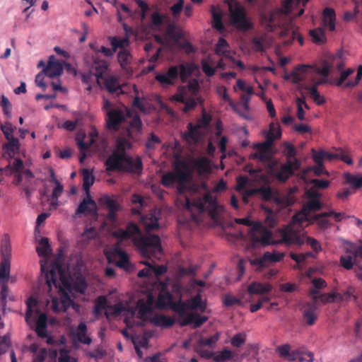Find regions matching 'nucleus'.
Wrapping results in <instances>:
<instances>
[{"label":"nucleus","mask_w":362,"mask_h":362,"mask_svg":"<svg viewBox=\"0 0 362 362\" xmlns=\"http://www.w3.org/2000/svg\"><path fill=\"white\" fill-rule=\"evenodd\" d=\"M177 183L178 193L185 197V208L190 212L194 221H199V215L205 212L211 219L216 220L223 211V206L217 202L215 193L226 189L228 182H217L212 192L204 194L198 192V185L190 186L192 182Z\"/></svg>","instance_id":"1"},{"label":"nucleus","mask_w":362,"mask_h":362,"mask_svg":"<svg viewBox=\"0 0 362 362\" xmlns=\"http://www.w3.org/2000/svg\"><path fill=\"white\" fill-rule=\"evenodd\" d=\"M112 235L119 241L132 239L134 245L144 258L160 259L162 256L160 237L158 235H142L139 227L134 222H129L125 229L115 230Z\"/></svg>","instance_id":"2"},{"label":"nucleus","mask_w":362,"mask_h":362,"mask_svg":"<svg viewBox=\"0 0 362 362\" xmlns=\"http://www.w3.org/2000/svg\"><path fill=\"white\" fill-rule=\"evenodd\" d=\"M132 147V143L124 138H119L116 142V149L105 160L106 172L111 175L115 171H123L132 174L140 175L143 170V163L139 156L135 158L128 156L125 151Z\"/></svg>","instance_id":"3"},{"label":"nucleus","mask_w":362,"mask_h":362,"mask_svg":"<svg viewBox=\"0 0 362 362\" xmlns=\"http://www.w3.org/2000/svg\"><path fill=\"white\" fill-rule=\"evenodd\" d=\"M174 170L177 181H189L194 173L203 176L209 175L211 166L210 160L205 157L189 160L177 158L174 163Z\"/></svg>","instance_id":"4"},{"label":"nucleus","mask_w":362,"mask_h":362,"mask_svg":"<svg viewBox=\"0 0 362 362\" xmlns=\"http://www.w3.org/2000/svg\"><path fill=\"white\" fill-rule=\"evenodd\" d=\"M41 271L45 274L49 290H51L52 285L58 289L59 292H63V288L68 291L72 289L70 277L59 263H53L49 270L45 265L41 264Z\"/></svg>","instance_id":"5"},{"label":"nucleus","mask_w":362,"mask_h":362,"mask_svg":"<svg viewBox=\"0 0 362 362\" xmlns=\"http://www.w3.org/2000/svg\"><path fill=\"white\" fill-rule=\"evenodd\" d=\"M234 221L238 224L251 227L249 230V236L253 246H257L259 244L266 246L270 244L272 233L266 229L260 222L254 223L248 217L235 218Z\"/></svg>","instance_id":"6"},{"label":"nucleus","mask_w":362,"mask_h":362,"mask_svg":"<svg viewBox=\"0 0 362 362\" xmlns=\"http://www.w3.org/2000/svg\"><path fill=\"white\" fill-rule=\"evenodd\" d=\"M301 162L298 158L288 159L284 164L274 160L270 162L267 166L268 173L279 181H286L295 171L300 169Z\"/></svg>","instance_id":"7"},{"label":"nucleus","mask_w":362,"mask_h":362,"mask_svg":"<svg viewBox=\"0 0 362 362\" xmlns=\"http://www.w3.org/2000/svg\"><path fill=\"white\" fill-rule=\"evenodd\" d=\"M230 23L238 30L245 32L252 28V23L247 15L245 8L241 4L230 5Z\"/></svg>","instance_id":"8"},{"label":"nucleus","mask_w":362,"mask_h":362,"mask_svg":"<svg viewBox=\"0 0 362 362\" xmlns=\"http://www.w3.org/2000/svg\"><path fill=\"white\" fill-rule=\"evenodd\" d=\"M257 195L264 201H269L274 199V202L284 207L293 205L296 202V198L293 194L298 191L296 187H291L288 194L284 196L274 197V193L269 187L262 186L257 188Z\"/></svg>","instance_id":"9"},{"label":"nucleus","mask_w":362,"mask_h":362,"mask_svg":"<svg viewBox=\"0 0 362 362\" xmlns=\"http://www.w3.org/2000/svg\"><path fill=\"white\" fill-rule=\"evenodd\" d=\"M211 121V117L204 110L202 111V117L194 125L189 122L187 124V132H185L182 138L187 142H197L202 137L201 128H207Z\"/></svg>","instance_id":"10"},{"label":"nucleus","mask_w":362,"mask_h":362,"mask_svg":"<svg viewBox=\"0 0 362 362\" xmlns=\"http://www.w3.org/2000/svg\"><path fill=\"white\" fill-rule=\"evenodd\" d=\"M308 201L303 206L302 212L304 216H308L311 212L317 211L322 208L320 199L322 194L315 188H311L305 192Z\"/></svg>","instance_id":"11"},{"label":"nucleus","mask_w":362,"mask_h":362,"mask_svg":"<svg viewBox=\"0 0 362 362\" xmlns=\"http://www.w3.org/2000/svg\"><path fill=\"white\" fill-rule=\"evenodd\" d=\"M358 251L357 245H351L350 247L346 248L345 254L340 257V264L344 269L350 270L353 268L354 265L360 267L361 261L359 256L356 254Z\"/></svg>","instance_id":"12"},{"label":"nucleus","mask_w":362,"mask_h":362,"mask_svg":"<svg viewBox=\"0 0 362 362\" xmlns=\"http://www.w3.org/2000/svg\"><path fill=\"white\" fill-rule=\"evenodd\" d=\"M128 116V112L125 113L122 109L108 110L106 118L107 128L115 131L118 130L119 125L125 121Z\"/></svg>","instance_id":"13"},{"label":"nucleus","mask_w":362,"mask_h":362,"mask_svg":"<svg viewBox=\"0 0 362 362\" xmlns=\"http://www.w3.org/2000/svg\"><path fill=\"white\" fill-rule=\"evenodd\" d=\"M281 131L279 126L276 128L274 124H270V130L266 134V141L262 143H257L254 145V148L258 151L269 153V149L273 144L274 140L281 138Z\"/></svg>","instance_id":"14"},{"label":"nucleus","mask_w":362,"mask_h":362,"mask_svg":"<svg viewBox=\"0 0 362 362\" xmlns=\"http://www.w3.org/2000/svg\"><path fill=\"white\" fill-rule=\"evenodd\" d=\"M152 298H148L147 301L140 299L137 302L138 313L137 317L141 320V322L136 323L138 326L144 327L147 322H150L151 318L149 315L152 313Z\"/></svg>","instance_id":"15"},{"label":"nucleus","mask_w":362,"mask_h":362,"mask_svg":"<svg viewBox=\"0 0 362 362\" xmlns=\"http://www.w3.org/2000/svg\"><path fill=\"white\" fill-rule=\"evenodd\" d=\"M178 76V66L175 65L171 66L166 72L156 74L155 78L163 87H167L173 86Z\"/></svg>","instance_id":"16"},{"label":"nucleus","mask_w":362,"mask_h":362,"mask_svg":"<svg viewBox=\"0 0 362 362\" xmlns=\"http://www.w3.org/2000/svg\"><path fill=\"white\" fill-rule=\"evenodd\" d=\"M281 243L287 245L304 244V240L300 238L299 233L291 227L284 228L281 232Z\"/></svg>","instance_id":"17"},{"label":"nucleus","mask_w":362,"mask_h":362,"mask_svg":"<svg viewBox=\"0 0 362 362\" xmlns=\"http://www.w3.org/2000/svg\"><path fill=\"white\" fill-rule=\"evenodd\" d=\"M117 60L122 69L129 75L133 74L132 66L133 62V56L131 52L127 49H120L117 53Z\"/></svg>","instance_id":"18"},{"label":"nucleus","mask_w":362,"mask_h":362,"mask_svg":"<svg viewBox=\"0 0 362 362\" xmlns=\"http://www.w3.org/2000/svg\"><path fill=\"white\" fill-rule=\"evenodd\" d=\"M97 212V205L92 197H85L79 204L74 214V218L80 217L81 214H94Z\"/></svg>","instance_id":"19"},{"label":"nucleus","mask_w":362,"mask_h":362,"mask_svg":"<svg viewBox=\"0 0 362 362\" xmlns=\"http://www.w3.org/2000/svg\"><path fill=\"white\" fill-rule=\"evenodd\" d=\"M45 74L49 78H53L60 76L63 72L62 64L55 59V57L52 55L49 58V61L46 67L43 69Z\"/></svg>","instance_id":"20"},{"label":"nucleus","mask_w":362,"mask_h":362,"mask_svg":"<svg viewBox=\"0 0 362 362\" xmlns=\"http://www.w3.org/2000/svg\"><path fill=\"white\" fill-rule=\"evenodd\" d=\"M100 202L109 209L108 219L112 222H116L117 220V212L121 209L120 205L114 199L107 195L102 197Z\"/></svg>","instance_id":"21"},{"label":"nucleus","mask_w":362,"mask_h":362,"mask_svg":"<svg viewBox=\"0 0 362 362\" xmlns=\"http://www.w3.org/2000/svg\"><path fill=\"white\" fill-rule=\"evenodd\" d=\"M248 182H238L235 187L237 192H238L242 196V201L245 204H249L252 199H254L257 195V188H247L246 184Z\"/></svg>","instance_id":"22"},{"label":"nucleus","mask_w":362,"mask_h":362,"mask_svg":"<svg viewBox=\"0 0 362 362\" xmlns=\"http://www.w3.org/2000/svg\"><path fill=\"white\" fill-rule=\"evenodd\" d=\"M88 327L84 322L78 324L74 333H73L74 340L86 345H90L92 343V339L87 334Z\"/></svg>","instance_id":"23"},{"label":"nucleus","mask_w":362,"mask_h":362,"mask_svg":"<svg viewBox=\"0 0 362 362\" xmlns=\"http://www.w3.org/2000/svg\"><path fill=\"white\" fill-rule=\"evenodd\" d=\"M207 320L208 317L206 316H200L197 313H188L185 318L180 320L179 323L182 327L193 325L194 328H198Z\"/></svg>","instance_id":"24"},{"label":"nucleus","mask_w":362,"mask_h":362,"mask_svg":"<svg viewBox=\"0 0 362 362\" xmlns=\"http://www.w3.org/2000/svg\"><path fill=\"white\" fill-rule=\"evenodd\" d=\"M11 259H1L0 263V288L5 291L10 279Z\"/></svg>","instance_id":"25"},{"label":"nucleus","mask_w":362,"mask_h":362,"mask_svg":"<svg viewBox=\"0 0 362 362\" xmlns=\"http://www.w3.org/2000/svg\"><path fill=\"white\" fill-rule=\"evenodd\" d=\"M317 308L315 302H308L305 304L303 317L308 325L311 326L314 325L317 320Z\"/></svg>","instance_id":"26"},{"label":"nucleus","mask_w":362,"mask_h":362,"mask_svg":"<svg viewBox=\"0 0 362 362\" xmlns=\"http://www.w3.org/2000/svg\"><path fill=\"white\" fill-rule=\"evenodd\" d=\"M150 322L157 327L170 328L175 324V320L174 317H168L163 314H157L151 317Z\"/></svg>","instance_id":"27"},{"label":"nucleus","mask_w":362,"mask_h":362,"mask_svg":"<svg viewBox=\"0 0 362 362\" xmlns=\"http://www.w3.org/2000/svg\"><path fill=\"white\" fill-rule=\"evenodd\" d=\"M35 332L37 337L44 339L47 337V317L45 313H40L36 321Z\"/></svg>","instance_id":"28"},{"label":"nucleus","mask_w":362,"mask_h":362,"mask_svg":"<svg viewBox=\"0 0 362 362\" xmlns=\"http://www.w3.org/2000/svg\"><path fill=\"white\" fill-rule=\"evenodd\" d=\"M313 173L315 175H320L323 173H327L325 169L324 164H315V166H309L304 169L302 172V179L303 181H327L326 180L322 179H308L307 175Z\"/></svg>","instance_id":"29"},{"label":"nucleus","mask_w":362,"mask_h":362,"mask_svg":"<svg viewBox=\"0 0 362 362\" xmlns=\"http://www.w3.org/2000/svg\"><path fill=\"white\" fill-rule=\"evenodd\" d=\"M323 25L327 27L329 30L334 31L335 30L336 14L333 8H326L323 11Z\"/></svg>","instance_id":"30"},{"label":"nucleus","mask_w":362,"mask_h":362,"mask_svg":"<svg viewBox=\"0 0 362 362\" xmlns=\"http://www.w3.org/2000/svg\"><path fill=\"white\" fill-rule=\"evenodd\" d=\"M0 251L1 259H11V245L10 236L8 233H5L2 236L1 240Z\"/></svg>","instance_id":"31"},{"label":"nucleus","mask_w":362,"mask_h":362,"mask_svg":"<svg viewBox=\"0 0 362 362\" xmlns=\"http://www.w3.org/2000/svg\"><path fill=\"white\" fill-rule=\"evenodd\" d=\"M272 288L269 284L252 282L248 286L247 291L251 294H264L271 291Z\"/></svg>","instance_id":"32"},{"label":"nucleus","mask_w":362,"mask_h":362,"mask_svg":"<svg viewBox=\"0 0 362 362\" xmlns=\"http://www.w3.org/2000/svg\"><path fill=\"white\" fill-rule=\"evenodd\" d=\"M104 86L110 93L120 95L123 93L121 86L115 77H107L105 79Z\"/></svg>","instance_id":"33"},{"label":"nucleus","mask_w":362,"mask_h":362,"mask_svg":"<svg viewBox=\"0 0 362 362\" xmlns=\"http://www.w3.org/2000/svg\"><path fill=\"white\" fill-rule=\"evenodd\" d=\"M312 41L317 45H322L327 41L325 29L319 27L309 32Z\"/></svg>","instance_id":"34"},{"label":"nucleus","mask_w":362,"mask_h":362,"mask_svg":"<svg viewBox=\"0 0 362 362\" xmlns=\"http://www.w3.org/2000/svg\"><path fill=\"white\" fill-rule=\"evenodd\" d=\"M186 302L187 303V308L190 310H197L201 312H204L206 308V305L202 301L200 294H197Z\"/></svg>","instance_id":"35"},{"label":"nucleus","mask_w":362,"mask_h":362,"mask_svg":"<svg viewBox=\"0 0 362 362\" xmlns=\"http://www.w3.org/2000/svg\"><path fill=\"white\" fill-rule=\"evenodd\" d=\"M229 45L225 38L219 37L216 45V53L219 56L230 58V52L228 49Z\"/></svg>","instance_id":"36"},{"label":"nucleus","mask_w":362,"mask_h":362,"mask_svg":"<svg viewBox=\"0 0 362 362\" xmlns=\"http://www.w3.org/2000/svg\"><path fill=\"white\" fill-rule=\"evenodd\" d=\"M351 185L349 187L343 188L337 194L338 198L344 199H347L350 195L355 193L356 189L362 187V182H350Z\"/></svg>","instance_id":"37"},{"label":"nucleus","mask_w":362,"mask_h":362,"mask_svg":"<svg viewBox=\"0 0 362 362\" xmlns=\"http://www.w3.org/2000/svg\"><path fill=\"white\" fill-rule=\"evenodd\" d=\"M115 253L119 257V259L116 263L117 266L127 271L129 270L131 264L127 254L120 249H115Z\"/></svg>","instance_id":"38"},{"label":"nucleus","mask_w":362,"mask_h":362,"mask_svg":"<svg viewBox=\"0 0 362 362\" xmlns=\"http://www.w3.org/2000/svg\"><path fill=\"white\" fill-rule=\"evenodd\" d=\"M71 302H72V300L70 298V297L66 293H64L62 298V300H61V306L60 307L59 305V303H58V301L57 299L52 300L53 310L55 312H59V311L65 312L69 308Z\"/></svg>","instance_id":"39"},{"label":"nucleus","mask_w":362,"mask_h":362,"mask_svg":"<svg viewBox=\"0 0 362 362\" xmlns=\"http://www.w3.org/2000/svg\"><path fill=\"white\" fill-rule=\"evenodd\" d=\"M36 251L40 257H48L51 252V248L47 238H42L39 241V245L36 247Z\"/></svg>","instance_id":"40"},{"label":"nucleus","mask_w":362,"mask_h":362,"mask_svg":"<svg viewBox=\"0 0 362 362\" xmlns=\"http://www.w3.org/2000/svg\"><path fill=\"white\" fill-rule=\"evenodd\" d=\"M284 254L279 252H266L261 257L259 263L264 264V262H278L283 259Z\"/></svg>","instance_id":"41"},{"label":"nucleus","mask_w":362,"mask_h":362,"mask_svg":"<svg viewBox=\"0 0 362 362\" xmlns=\"http://www.w3.org/2000/svg\"><path fill=\"white\" fill-rule=\"evenodd\" d=\"M170 308L175 313H177L180 317H185L188 313H186V310H187V303L186 301H182L179 300L177 302L173 300Z\"/></svg>","instance_id":"42"},{"label":"nucleus","mask_w":362,"mask_h":362,"mask_svg":"<svg viewBox=\"0 0 362 362\" xmlns=\"http://www.w3.org/2000/svg\"><path fill=\"white\" fill-rule=\"evenodd\" d=\"M7 140L8 142L4 145L3 148L7 151L9 156L12 158L15 152L19 150L21 144L18 139L16 137Z\"/></svg>","instance_id":"43"},{"label":"nucleus","mask_w":362,"mask_h":362,"mask_svg":"<svg viewBox=\"0 0 362 362\" xmlns=\"http://www.w3.org/2000/svg\"><path fill=\"white\" fill-rule=\"evenodd\" d=\"M55 184L56 185L52 189L50 202L51 206L54 207V209L59 206L58 199L64 192V187L61 185V182H55Z\"/></svg>","instance_id":"44"},{"label":"nucleus","mask_w":362,"mask_h":362,"mask_svg":"<svg viewBox=\"0 0 362 362\" xmlns=\"http://www.w3.org/2000/svg\"><path fill=\"white\" fill-rule=\"evenodd\" d=\"M290 33L291 34V38L293 40L297 39L300 45H303V37L298 32L297 29L291 23L288 25V27L286 29L281 31V35L287 36L289 35Z\"/></svg>","instance_id":"45"},{"label":"nucleus","mask_w":362,"mask_h":362,"mask_svg":"<svg viewBox=\"0 0 362 362\" xmlns=\"http://www.w3.org/2000/svg\"><path fill=\"white\" fill-rule=\"evenodd\" d=\"M327 217H329L328 212H323L319 214H316L313 217V221H315L318 227L320 229L325 230L329 228V222L327 220Z\"/></svg>","instance_id":"46"},{"label":"nucleus","mask_w":362,"mask_h":362,"mask_svg":"<svg viewBox=\"0 0 362 362\" xmlns=\"http://www.w3.org/2000/svg\"><path fill=\"white\" fill-rule=\"evenodd\" d=\"M303 88L308 91L310 96L318 105L325 103V98L320 94L315 86H305Z\"/></svg>","instance_id":"47"},{"label":"nucleus","mask_w":362,"mask_h":362,"mask_svg":"<svg viewBox=\"0 0 362 362\" xmlns=\"http://www.w3.org/2000/svg\"><path fill=\"white\" fill-rule=\"evenodd\" d=\"M131 129L134 130L138 134H141L142 122L140 117L137 114L133 117L129 123V128L127 129L129 136H131Z\"/></svg>","instance_id":"48"},{"label":"nucleus","mask_w":362,"mask_h":362,"mask_svg":"<svg viewBox=\"0 0 362 362\" xmlns=\"http://www.w3.org/2000/svg\"><path fill=\"white\" fill-rule=\"evenodd\" d=\"M234 355L235 354L232 351L224 349L215 354L214 361L215 362H225L233 359Z\"/></svg>","instance_id":"49"},{"label":"nucleus","mask_w":362,"mask_h":362,"mask_svg":"<svg viewBox=\"0 0 362 362\" xmlns=\"http://www.w3.org/2000/svg\"><path fill=\"white\" fill-rule=\"evenodd\" d=\"M194 64L192 63L189 65H185L184 64H180L178 66L179 76L181 80L184 82L186 79L192 74L193 69L191 66Z\"/></svg>","instance_id":"50"},{"label":"nucleus","mask_w":362,"mask_h":362,"mask_svg":"<svg viewBox=\"0 0 362 362\" xmlns=\"http://www.w3.org/2000/svg\"><path fill=\"white\" fill-rule=\"evenodd\" d=\"M131 201L134 204H139L138 206L132 208V213L133 214H140L141 208L144 205V200L143 197L137 194H134L132 195Z\"/></svg>","instance_id":"51"},{"label":"nucleus","mask_w":362,"mask_h":362,"mask_svg":"<svg viewBox=\"0 0 362 362\" xmlns=\"http://www.w3.org/2000/svg\"><path fill=\"white\" fill-rule=\"evenodd\" d=\"M110 40L115 52L117 48H121V49H126L125 47L129 44V40L127 37L122 40H118L116 37H110Z\"/></svg>","instance_id":"52"},{"label":"nucleus","mask_w":362,"mask_h":362,"mask_svg":"<svg viewBox=\"0 0 362 362\" xmlns=\"http://www.w3.org/2000/svg\"><path fill=\"white\" fill-rule=\"evenodd\" d=\"M0 129L6 139L14 138L13 133L16 128L13 127L10 122H6L4 124H1Z\"/></svg>","instance_id":"53"},{"label":"nucleus","mask_w":362,"mask_h":362,"mask_svg":"<svg viewBox=\"0 0 362 362\" xmlns=\"http://www.w3.org/2000/svg\"><path fill=\"white\" fill-rule=\"evenodd\" d=\"M0 105L2 107L4 115L8 118H11V117L12 105H11L9 100L8 99V98L6 97L4 95H2L1 97Z\"/></svg>","instance_id":"54"},{"label":"nucleus","mask_w":362,"mask_h":362,"mask_svg":"<svg viewBox=\"0 0 362 362\" xmlns=\"http://www.w3.org/2000/svg\"><path fill=\"white\" fill-rule=\"evenodd\" d=\"M37 304V302L36 299L33 297L29 298L26 301L27 309L25 313V321L28 324H30V321L33 315V308L36 306Z\"/></svg>","instance_id":"55"},{"label":"nucleus","mask_w":362,"mask_h":362,"mask_svg":"<svg viewBox=\"0 0 362 362\" xmlns=\"http://www.w3.org/2000/svg\"><path fill=\"white\" fill-rule=\"evenodd\" d=\"M284 154L286 157L287 160L288 159L293 160L294 158H296V156L297 151H296L295 146L293 144H291L289 142H285L284 144Z\"/></svg>","instance_id":"56"},{"label":"nucleus","mask_w":362,"mask_h":362,"mask_svg":"<svg viewBox=\"0 0 362 362\" xmlns=\"http://www.w3.org/2000/svg\"><path fill=\"white\" fill-rule=\"evenodd\" d=\"M142 264L147 267H151L152 274L153 273L157 277L163 275L167 272V267L165 265L154 266L148 261L143 262Z\"/></svg>","instance_id":"57"},{"label":"nucleus","mask_w":362,"mask_h":362,"mask_svg":"<svg viewBox=\"0 0 362 362\" xmlns=\"http://www.w3.org/2000/svg\"><path fill=\"white\" fill-rule=\"evenodd\" d=\"M107 305V299L105 296H100L97 300L93 309V314L96 316L99 315L101 310L105 308Z\"/></svg>","instance_id":"58"},{"label":"nucleus","mask_w":362,"mask_h":362,"mask_svg":"<svg viewBox=\"0 0 362 362\" xmlns=\"http://www.w3.org/2000/svg\"><path fill=\"white\" fill-rule=\"evenodd\" d=\"M93 68L95 69L94 75L95 76L97 79H99L103 77L104 73L107 69V64L105 62H102L100 64H98L96 62H95Z\"/></svg>","instance_id":"59"},{"label":"nucleus","mask_w":362,"mask_h":362,"mask_svg":"<svg viewBox=\"0 0 362 362\" xmlns=\"http://www.w3.org/2000/svg\"><path fill=\"white\" fill-rule=\"evenodd\" d=\"M161 143L160 139L153 132L151 133L149 139L146 141L145 146L148 150L156 148V144Z\"/></svg>","instance_id":"60"},{"label":"nucleus","mask_w":362,"mask_h":362,"mask_svg":"<svg viewBox=\"0 0 362 362\" xmlns=\"http://www.w3.org/2000/svg\"><path fill=\"white\" fill-rule=\"evenodd\" d=\"M158 227H159L158 220L156 216H154L153 215L151 216V218L149 219V221H146L145 223V230H146V233H148L152 230L158 229Z\"/></svg>","instance_id":"61"},{"label":"nucleus","mask_w":362,"mask_h":362,"mask_svg":"<svg viewBox=\"0 0 362 362\" xmlns=\"http://www.w3.org/2000/svg\"><path fill=\"white\" fill-rule=\"evenodd\" d=\"M231 344L235 347H240L245 343V335L242 333L235 334L230 340Z\"/></svg>","instance_id":"62"},{"label":"nucleus","mask_w":362,"mask_h":362,"mask_svg":"<svg viewBox=\"0 0 362 362\" xmlns=\"http://www.w3.org/2000/svg\"><path fill=\"white\" fill-rule=\"evenodd\" d=\"M305 243L311 247L315 253H319L322 251L321 245L317 239L313 237H307Z\"/></svg>","instance_id":"63"},{"label":"nucleus","mask_w":362,"mask_h":362,"mask_svg":"<svg viewBox=\"0 0 362 362\" xmlns=\"http://www.w3.org/2000/svg\"><path fill=\"white\" fill-rule=\"evenodd\" d=\"M202 64V69L204 73L209 77L213 76L215 73L216 70L214 67H212L207 62L206 59H204L201 62Z\"/></svg>","instance_id":"64"}]
</instances>
